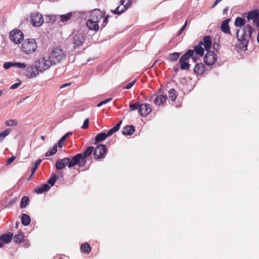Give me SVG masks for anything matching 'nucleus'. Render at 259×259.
Here are the masks:
<instances>
[{"label": "nucleus", "mask_w": 259, "mask_h": 259, "mask_svg": "<svg viewBox=\"0 0 259 259\" xmlns=\"http://www.w3.org/2000/svg\"><path fill=\"white\" fill-rule=\"evenodd\" d=\"M86 24L88 28L91 30L97 31L99 30V26L98 23L90 19L87 21Z\"/></svg>", "instance_id": "obj_18"}, {"label": "nucleus", "mask_w": 259, "mask_h": 259, "mask_svg": "<svg viewBox=\"0 0 259 259\" xmlns=\"http://www.w3.org/2000/svg\"><path fill=\"white\" fill-rule=\"evenodd\" d=\"M167 96L163 95H158L154 99V102L156 105H161L166 102Z\"/></svg>", "instance_id": "obj_25"}, {"label": "nucleus", "mask_w": 259, "mask_h": 259, "mask_svg": "<svg viewBox=\"0 0 259 259\" xmlns=\"http://www.w3.org/2000/svg\"><path fill=\"white\" fill-rule=\"evenodd\" d=\"M138 111L141 116L146 117L152 111L150 104L147 103L141 104Z\"/></svg>", "instance_id": "obj_15"}, {"label": "nucleus", "mask_w": 259, "mask_h": 259, "mask_svg": "<svg viewBox=\"0 0 259 259\" xmlns=\"http://www.w3.org/2000/svg\"><path fill=\"white\" fill-rule=\"evenodd\" d=\"M13 236V234L11 232L3 234L0 236V240L5 243H8L11 241Z\"/></svg>", "instance_id": "obj_21"}, {"label": "nucleus", "mask_w": 259, "mask_h": 259, "mask_svg": "<svg viewBox=\"0 0 259 259\" xmlns=\"http://www.w3.org/2000/svg\"><path fill=\"white\" fill-rule=\"evenodd\" d=\"M72 17H73V13L72 12H69L66 14H63L60 16L61 21L63 22L69 21Z\"/></svg>", "instance_id": "obj_31"}, {"label": "nucleus", "mask_w": 259, "mask_h": 259, "mask_svg": "<svg viewBox=\"0 0 259 259\" xmlns=\"http://www.w3.org/2000/svg\"><path fill=\"white\" fill-rule=\"evenodd\" d=\"M205 67L202 63H196L194 68V72L198 74H202L205 70Z\"/></svg>", "instance_id": "obj_23"}, {"label": "nucleus", "mask_w": 259, "mask_h": 259, "mask_svg": "<svg viewBox=\"0 0 259 259\" xmlns=\"http://www.w3.org/2000/svg\"><path fill=\"white\" fill-rule=\"evenodd\" d=\"M70 39L73 48L75 49L76 48H79L83 44L85 36L82 33L77 31L73 34Z\"/></svg>", "instance_id": "obj_6"}, {"label": "nucleus", "mask_w": 259, "mask_h": 259, "mask_svg": "<svg viewBox=\"0 0 259 259\" xmlns=\"http://www.w3.org/2000/svg\"><path fill=\"white\" fill-rule=\"evenodd\" d=\"M229 19H227L224 21L221 26V30L224 33L227 34H230L231 31L229 25Z\"/></svg>", "instance_id": "obj_19"}, {"label": "nucleus", "mask_w": 259, "mask_h": 259, "mask_svg": "<svg viewBox=\"0 0 259 259\" xmlns=\"http://www.w3.org/2000/svg\"><path fill=\"white\" fill-rule=\"evenodd\" d=\"M11 40L16 44H19L24 38L22 32L18 29L14 30L10 32Z\"/></svg>", "instance_id": "obj_8"}, {"label": "nucleus", "mask_w": 259, "mask_h": 259, "mask_svg": "<svg viewBox=\"0 0 259 259\" xmlns=\"http://www.w3.org/2000/svg\"><path fill=\"white\" fill-rule=\"evenodd\" d=\"M141 105V104H140L139 102H136L134 104H130L129 107L130 110L131 111H133L137 109L139 110Z\"/></svg>", "instance_id": "obj_40"}, {"label": "nucleus", "mask_w": 259, "mask_h": 259, "mask_svg": "<svg viewBox=\"0 0 259 259\" xmlns=\"http://www.w3.org/2000/svg\"><path fill=\"white\" fill-rule=\"evenodd\" d=\"M21 219L23 225L27 226L30 224L31 219L28 214L25 213L22 214Z\"/></svg>", "instance_id": "obj_26"}, {"label": "nucleus", "mask_w": 259, "mask_h": 259, "mask_svg": "<svg viewBox=\"0 0 259 259\" xmlns=\"http://www.w3.org/2000/svg\"><path fill=\"white\" fill-rule=\"evenodd\" d=\"M222 0H215L214 3L213 4L211 8H214L220 2H221Z\"/></svg>", "instance_id": "obj_62"}, {"label": "nucleus", "mask_w": 259, "mask_h": 259, "mask_svg": "<svg viewBox=\"0 0 259 259\" xmlns=\"http://www.w3.org/2000/svg\"><path fill=\"white\" fill-rule=\"evenodd\" d=\"M24 235L22 232H19L14 237V241L17 243L22 242L24 240Z\"/></svg>", "instance_id": "obj_32"}, {"label": "nucleus", "mask_w": 259, "mask_h": 259, "mask_svg": "<svg viewBox=\"0 0 259 259\" xmlns=\"http://www.w3.org/2000/svg\"><path fill=\"white\" fill-rule=\"evenodd\" d=\"M70 158L65 157L63 159H59L56 162V168L57 169L61 170L64 168L66 165L68 166Z\"/></svg>", "instance_id": "obj_16"}, {"label": "nucleus", "mask_w": 259, "mask_h": 259, "mask_svg": "<svg viewBox=\"0 0 259 259\" xmlns=\"http://www.w3.org/2000/svg\"><path fill=\"white\" fill-rule=\"evenodd\" d=\"M94 150V148L93 146H90L88 147V148L85 150V151L83 152V158L85 159L87 157L90 156L92 153L93 151Z\"/></svg>", "instance_id": "obj_34"}, {"label": "nucleus", "mask_w": 259, "mask_h": 259, "mask_svg": "<svg viewBox=\"0 0 259 259\" xmlns=\"http://www.w3.org/2000/svg\"><path fill=\"white\" fill-rule=\"evenodd\" d=\"M135 82H136V80H135L130 83H127L126 85V86L124 87V89H127V90L131 89L133 86V85L135 84Z\"/></svg>", "instance_id": "obj_53"}, {"label": "nucleus", "mask_w": 259, "mask_h": 259, "mask_svg": "<svg viewBox=\"0 0 259 259\" xmlns=\"http://www.w3.org/2000/svg\"><path fill=\"white\" fill-rule=\"evenodd\" d=\"M194 51L193 50H188L184 55H183L179 59V63L181 64L180 69L181 70H188L189 69L190 64L187 62V61L194 55Z\"/></svg>", "instance_id": "obj_4"}, {"label": "nucleus", "mask_w": 259, "mask_h": 259, "mask_svg": "<svg viewBox=\"0 0 259 259\" xmlns=\"http://www.w3.org/2000/svg\"><path fill=\"white\" fill-rule=\"evenodd\" d=\"M245 24V21L241 17H238L236 18L235 25L237 27L243 26Z\"/></svg>", "instance_id": "obj_33"}, {"label": "nucleus", "mask_w": 259, "mask_h": 259, "mask_svg": "<svg viewBox=\"0 0 259 259\" xmlns=\"http://www.w3.org/2000/svg\"><path fill=\"white\" fill-rule=\"evenodd\" d=\"M107 152L105 145L100 144L96 147L94 150V155L97 159L104 158Z\"/></svg>", "instance_id": "obj_9"}, {"label": "nucleus", "mask_w": 259, "mask_h": 259, "mask_svg": "<svg viewBox=\"0 0 259 259\" xmlns=\"http://www.w3.org/2000/svg\"><path fill=\"white\" fill-rule=\"evenodd\" d=\"M168 97L170 99H171L172 101H174L177 98L176 91L171 89L168 92Z\"/></svg>", "instance_id": "obj_37"}, {"label": "nucleus", "mask_w": 259, "mask_h": 259, "mask_svg": "<svg viewBox=\"0 0 259 259\" xmlns=\"http://www.w3.org/2000/svg\"><path fill=\"white\" fill-rule=\"evenodd\" d=\"M41 162V160L40 159L37 160L35 161V163L33 165V167L31 169V170L32 171V174L35 173L36 170H37L38 166L39 165V164H40Z\"/></svg>", "instance_id": "obj_45"}, {"label": "nucleus", "mask_w": 259, "mask_h": 259, "mask_svg": "<svg viewBox=\"0 0 259 259\" xmlns=\"http://www.w3.org/2000/svg\"><path fill=\"white\" fill-rule=\"evenodd\" d=\"M106 103H107V102H106V100H105L102 101L100 102V103H99L98 104V105H97V106H98V107H101L102 105H104V104H106Z\"/></svg>", "instance_id": "obj_61"}, {"label": "nucleus", "mask_w": 259, "mask_h": 259, "mask_svg": "<svg viewBox=\"0 0 259 259\" xmlns=\"http://www.w3.org/2000/svg\"><path fill=\"white\" fill-rule=\"evenodd\" d=\"M57 179V176L55 174H53L51 175L50 178L48 180L47 183L51 185V186H53Z\"/></svg>", "instance_id": "obj_42"}, {"label": "nucleus", "mask_w": 259, "mask_h": 259, "mask_svg": "<svg viewBox=\"0 0 259 259\" xmlns=\"http://www.w3.org/2000/svg\"><path fill=\"white\" fill-rule=\"evenodd\" d=\"M29 198L27 196H23L21 199V203H20V207L21 208H25L26 205L28 204L29 202Z\"/></svg>", "instance_id": "obj_39"}, {"label": "nucleus", "mask_w": 259, "mask_h": 259, "mask_svg": "<svg viewBox=\"0 0 259 259\" xmlns=\"http://www.w3.org/2000/svg\"><path fill=\"white\" fill-rule=\"evenodd\" d=\"M89 118H86L83 122V125L81 126V128L86 129L89 127Z\"/></svg>", "instance_id": "obj_50"}, {"label": "nucleus", "mask_w": 259, "mask_h": 259, "mask_svg": "<svg viewBox=\"0 0 259 259\" xmlns=\"http://www.w3.org/2000/svg\"><path fill=\"white\" fill-rule=\"evenodd\" d=\"M66 136H63L58 141L57 146L59 148H62L64 145V143L66 141Z\"/></svg>", "instance_id": "obj_46"}, {"label": "nucleus", "mask_w": 259, "mask_h": 259, "mask_svg": "<svg viewBox=\"0 0 259 259\" xmlns=\"http://www.w3.org/2000/svg\"><path fill=\"white\" fill-rule=\"evenodd\" d=\"M37 45L34 38L25 39L21 45V51L27 55H30L35 52Z\"/></svg>", "instance_id": "obj_2"}, {"label": "nucleus", "mask_w": 259, "mask_h": 259, "mask_svg": "<svg viewBox=\"0 0 259 259\" xmlns=\"http://www.w3.org/2000/svg\"><path fill=\"white\" fill-rule=\"evenodd\" d=\"M10 131V129H7L0 133V141H2L5 137L9 135Z\"/></svg>", "instance_id": "obj_44"}, {"label": "nucleus", "mask_w": 259, "mask_h": 259, "mask_svg": "<svg viewBox=\"0 0 259 259\" xmlns=\"http://www.w3.org/2000/svg\"><path fill=\"white\" fill-rule=\"evenodd\" d=\"M135 131V127L133 125H126L124 127L122 131V134L124 135L131 136Z\"/></svg>", "instance_id": "obj_22"}, {"label": "nucleus", "mask_w": 259, "mask_h": 259, "mask_svg": "<svg viewBox=\"0 0 259 259\" xmlns=\"http://www.w3.org/2000/svg\"><path fill=\"white\" fill-rule=\"evenodd\" d=\"M80 249L83 253H89L91 251V248L88 243L85 242L81 245Z\"/></svg>", "instance_id": "obj_29"}, {"label": "nucleus", "mask_w": 259, "mask_h": 259, "mask_svg": "<svg viewBox=\"0 0 259 259\" xmlns=\"http://www.w3.org/2000/svg\"><path fill=\"white\" fill-rule=\"evenodd\" d=\"M14 67L19 69H24L26 67V65L25 63L14 62Z\"/></svg>", "instance_id": "obj_43"}, {"label": "nucleus", "mask_w": 259, "mask_h": 259, "mask_svg": "<svg viewBox=\"0 0 259 259\" xmlns=\"http://www.w3.org/2000/svg\"><path fill=\"white\" fill-rule=\"evenodd\" d=\"M122 121H119L112 128L114 133L116 132L120 128Z\"/></svg>", "instance_id": "obj_49"}, {"label": "nucleus", "mask_w": 259, "mask_h": 259, "mask_svg": "<svg viewBox=\"0 0 259 259\" xmlns=\"http://www.w3.org/2000/svg\"><path fill=\"white\" fill-rule=\"evenodd\" d=\"M194 51L193 50H188L184 55H183L179 59V63L181 64L180 69L181 70H188L189 69L190 64L187 62V61L194 55Z\"/></svg>", "instance_id": "obj_5"}, {"label": "nucleus", "mask_w": 259, "mask_h": 259, "mask_svg": "<svg viewBox=\"0 0 259 259\" xmlns=\"http://www.w3.org/2000/svg\"><path fill=\"white\" fill-rule=\"evenodd\" d=\"M26 71L28 78H34L39 74V72H40V69L35 62L34 65L29 66L27 68Z\"/></svg>", "instance_id": "obj_10"}, {"label": "nucleus", "mask_w": 259, "mask_h": 259, "mask_svg": "<svg viewBox=\"0 0 259 259\" xmlns=\"http://www.w3.org/2000/svg\"><path fill=\"white\" fill-rule=\"evenodd\" d=\"M217 58V55L213 52L207 51L203 59L205 63L207 65L210 66L215 63Z\"/></svg>", "instance_id": "obj_12"}, {"label": "nucleus", "mask_w": 259, "mask_h": 259, "mask_svg": "<svg viewBox=\"0 0 259 259\" xmlns=\"http://www.w3.org/2000/svg\"><path fill=\"white\" fill-rule=\"evenodd\" d=\"M22 242H23V246L24 247L27 248V247H28L29 246L30 243L29 242V241L28 240L24 239L22 241Z\"/></svg>", "instance_id": "obj_55"}, {"label": "nucleus", "mask_w": 259, "mask_h": 259, "mask_svg": "<svg viewBox=\"0 0 259 259\" xmlns=\"http://www.w3.org/2000/svg\"><path fill=\"white\" fill-rule=\"evenodd\" d=\"M31 22L33 26L39 27L44 23L42 15L38 13H34L31 16Z\"/></svg>", "instance_id": "obj_11"}, {"label": "nucleus", "mask_w": 259, "mask_h": 259, "mask_svg": "<svg viewBox=\"0 0 259 259\" xmlns=\"http://www.w3.org/2000/svg\"><path fill=\"white\" fill-rule=\"evenodd\" d=\"M66 52L62 49L56 48L52 51L49 56L54 65L59 64L65 59Z\"/></svg>", "instance_id": "obj_3"}, {"label": "nucleus", "mask_w": 259, "mask_h": 259, "mask_svg": "<svg viewBox=\"0 0 259 259\" xmlns=\"http://www.w3.org/2000/svg\"><path fill=\"white\" fill-rule=\"evenodd\" d=\"M57 151V144H55L53 148L45 153V156L49 157L54 155Z\"/></svg>", "instance_id": "obj_35"}, {"label": "nucleus", "mask_w": 259, "mask_h": 259, "mask_svg": "<svg viewBox=\"0 0 259 259\" xmlns=\"http://www.w3.org/2000/svg\"><path fill=\"white\" fill-rule=\"evenodd\" d=\"M115 133L112 128H111L109 131H108L107 133H105V135H106V137H109L111 136L112 134Z\"/></svg>", "instance_id": "obj_57"}, {"label": "nucleus", "mask_w": 259, "mask_h": 259, "mask_svg": "<svg viewBox=\"0 0 259 259\" xmlns=\"http://www.w3.org/2000/svg\"><path fill=\"white\" fill-rule=\"evenodd\" d=\"M15 159V156H11L10 158H9L8 160H7V164H10L11 163H12Z\"/></svg>", "instance_id": "obj_58"}, {"label": "nucleus", "mask_w": 259, "mask_h": 259, "mask_svg": "<svg viewBox=\"0 0 259 259\" xmlns=\"http://www.w3.org/2000/svg\"><path fill=\"white\" fill-rule=\"evenodd\" d=\"M213 47L214 50L218 51L220 49V45L218 43L214 42L213 45Z\"/></svg>", "instance_id": "obj_56"}, {"label": "nucleus", "mask_w": 259, "mask_h": 259, "mask_svg": "<svg viewBox=\"0 0 259 259\" xmlns=\"http://www.w3.org/2000/svg\"><path fill=\"white\" fill-rule=\"evenodd\" d=\"M125 11H126V10L124 9V8L123 7L121 8L120 6H119L118 7H117L115 10H111V12L114 14L120 15L121 13H123Z\"/></svg>", "instance_id": "obj_38"}, {"label": "nucleus", "mask_w": 259, "mask_h": 259, "mask_svg": "<svg viewBox=\"0 0 259 259\" xmlns=\"http://www.w3.org/2000/svg\"><path fill=\"white\" fill-rule=\"evenodd\" d=\"M257 27H259V13L257 17L256 18L255 21L253 22Z\"/></svg>", "instance_id": "obj_60"}, {"label": "nucleus", "mask_w": 259, "mask_h": 259, "mask_svg": "<svg viewBox=\"0 0 259 259\" xmlns=\"http://www.w3.org/2000/svg\"><path fill=\"white\" fill-rule=\"evenodd\" d=\"M180 55V53L178 52L171 53L169 55L167 60L171 62H175L178 60Z\"/></svg>", "instance_id": "obj_30"}, {"label": "nucleus", "mask_w": 259, "mask_h": 259, "mask_svg": "<svg viewBox=\"0 0 259 259\" xmlns=\"http://www.w3.org/2000/svg\"><path fill=\"white\" fill-rule=\"evenodd\" d=\"M103 16L104 14L102 11L99 9H96L91 12L89 19L98 23L99 20L103 17Z\"/></svg>", "instance_id": "obj_14"}, {"label": "nucleus", "mask_w": 259, "mask_h": 259, "mask_svg": "<svg viewBox=\"0 0 259 259\" xmlns=\"http://www.w3.org/2000/svg\"><path fill=\"white\" fill-rule=\"evenodd\" d=\"M199 45L203 46L207 51L210 49L211 46V38L209 36H205L203 37V40L200 41Z\"/></svg>", "instance_id": "obj_17"}, {"label": "nucleus", "mask_w": 259, "mask_h": 259, "mask_svg": "<svg viewBox=\"0 0 259 259\" xmlns=\"http://www.w3.org/2000/svg\"><path fill=\"white\" fill-rule=\"evenodd\" d=\"M72 13H73V16L75 18L82 17L84 15L83 12L75 11Z\"/></svg>", "instance_id": "obj_47"}, {"label": "nucleus", "mask_w": 259, "mask_h": 259, "mask_svg": "<svg viewBox=\"0 0 259 259\" xmlns=\"http://www.w3.org/2000/svg\"><path fill=\"white\" fill-rule=\"evenodd\" d=\"M84 159L83 158V155L82 153H78L69 161L68 164V167L71 168L75 165H80L81 164V161H83Z\"/></svg>", "instance_id": "obj_13"}, {"label": "nucleus", "mask_w": 259, "mask_h": 259, "mask_svg": "<svg viewBox=\"0 0 259 259\" xmlns=\"http://www.w3.org/2000/svg\"><path fill=\"white\" fill-rule=\"evenodd\" d=\"M202 46L201 45H199V43H198L197 46H195L194 49L193 50L194 51L195 54L201 57L203 55L204 52V49Z\"/></svg>", "instance_id": "obj_27"}, {"label": "nucleus", "mask_w": 259, "mask_h": 259, "mask_svg": "<svg viewBox=\"0 0 259 259\" xmlns=\"http://www.w3.org/2000/svg\"><path fill=\"white\" fill-rule=\"evenodd\" d=\"M259 14V11L257 9H254L246 13V18L248 21L252 20L254 22Z\"/></svg>", "instance_id": "obj_20"}, {"label": "nucleus", "mask_w": 259, "mask_h": 259, "mask_svg": "<svg viewBox=\"0 0 259 259\" xmlns=\"http://www.w3.org/2000/svg\"><path fill=\"white\" fill-rule=\"evenodd\" d=\"M70 84H71L70 83H67L63 84L62 85H61L60 89H62V88H64L66 87L69 86Z\"/></svg>", "instance_id": "obj_63"}, {"label": "nucleus", "mask_w": 259, "mask_h": 259, "mask_svg": "<svg viewBox=\"0 0 259 259\" xmlns=\"http://www.w3.org/2000/svg\"><path fill=\"white\" fill-rule=\"evenodd\" d=\"M197 55L194 53V55H193L192 57H191V58L192 59L194 62H196L199 59V57H197Z\"/></svg>", "instance_id": "obj_59"}, {"label": "nucleus", "mask_w": 259, "mask_h": 259, "mask_svg": "<svg viewBox=\"0 0 259 259\" xmlns=\"http://www.w3.org/2000/svg\"><path fill=\"white\" fill-rule=\"evenodd\" d=\"M21 84V82H17V83H14L13 84L11 87H10V89L11 90H14V89H17V88H18Z\"/></svg>", "instance_id": "obj_54"}, {"label": "nucleus", "mask_w": 259, "mask_h": 259, "mask_svg": "<svg viewBox=\"0 0 259 259\" xmlns=\"http://www.w3.org/2000/svg\"><path fill=\"white\" fill-rule=\"evenodd\" d=\"M7 126H13L18 125V123L16 119H10L5 121Z\"/></svg>", "instance_id": "obj_41"}, {"label": "nucleus", "mask_w": 259, "mask_h": 259, "mask_svg": "<svg viewBox=\"0 0 259 259\" xmlns=\"http://www.w3.org/2000/svg\"><path fill=\"white\" fill-rule=\"evenodd\" d=\"M228 10H229L228 7H226V8H224L223 10V14H227Z\"/></svg>", "instance_id": "obj_64"}, {"label": "nucleus", "mask_w": 259, "mask_h": 259, "mask_svg": "<svg viewBox=\"0 0 259 259\" xmlns=\"http://www.w3.org/2000/svg\"><path fill=\"white\" fill-rule=\"evenodd\" d=\"M50 189V186L48 184H44L35 189V192L37 194H42L49 191Z\"/></svg>", "instance_id": "obj_24"}, {"label": "nucleus", "mask_w": 259, "mask_h": 259, "mask_svg": "<svg viewBox=\"0 0 259 259\" xmlns=\"http://www.w3.org/2000/svg\"><path fill=\"white\" fill-rule=\"evenodd\" d=\"M255 29L252 28L249 24H247L243 28L238 29L236 32V37L238 41V46L242 50L246 51L247 49V45L252 34Z\"/></svg>", "instance_id": "obj_1"}, {"label": "nucleus", "mask_w": 259, "mask_h": 259, "mask_svg": "<svg viewBox=\"0 0 259 259\" xmlns=\"http://www.w3.org/2000/svg\"><path fill=\"white\" fill-rule=\"evenodd\" d=\"M132 3V0H120V5H122L126 10L131 6Z\"/></svg>", "instance_id": "obj_36"}, {"label": "nucleus", "mask_w": 259, "mask_h": 259, "mask_svg": "<svg viewBox=\"0 0 259 259\" xmlns=\"http://www.w3.org/2000/svg\"><path fill=\"white\" fill-rule=\"evenodd\" d=\"M35 63L39 66V68L40 69V72L45 71L48 69L52 65H54L52 62L51 59H50V57L48 58L44 57L39 59Z\"/></svg>", "instance_id": "obj_7"}, {"label": "nucleus", "mask_w": 259, "mask_h": 259, "mask_svg": "<svg viewBox=\"0 0 259 259\" xmlns=\"http://www.w3.org/2000/svg\"><path fill=\"white\" fill-rule=\"evenodd\" d=\"M187 24H188V20H186L184 23V25L182 27V28L179 31L178 33V35H180L182 33L183 31L185 30Z\"/></svg>", "instance_id": "obj_51"}, {"label": "nucleus", "mask_w": 259, "mask_h": 259, "mask_svg": "<svg viewBox=\"0 0 259 259\" xmlns=\"http://www.w3.org/2000/svg\"><path fill=\"white\" fill-rule=\"evenodd\" d=\"M106 135L105 133H101L97 134L95 137V141L94 144H97V143L102 142L106 139Z\"/></svg>", "instance_id": "obj_28"}, {"label": "nucleus", "mask_w": 259, "mask_h": 259, "mask_svg": "<svg viewBox=\"0 0 259 259\" xmlns=\"http://www.w3.org/2000/svg\"><path fill=\"white\" fill-rule=\"evenodd\" d=\"M109 17V16L108 15H107L106 17L104 19V20L103 21V23L101 25V27L102 28H104L105 27V26L106 25V24L107 23L108 20V18Z\"/></svg>", "instance_id": "obj_52"}, {"label": "nucleus", "mask_w": 259, "mask_h": 259, "mask_svg": "<svg viewBox=\"0 0 259 259\" xmlns=\"http://www.w3.org/2000/svg\"><path fill=\"white\" fill-rule=\"evenodd\" d=\"M11 67H14V62H7L4 64L3 67L5 69H8Z\"/></svg>", "instance_id": "obj_48"}]
</instances>
